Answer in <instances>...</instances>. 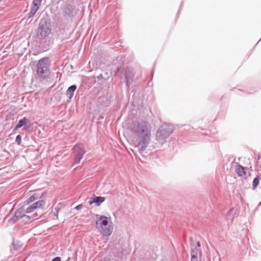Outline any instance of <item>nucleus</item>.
Segmentation results:
<instances>
[{
	"mask_svg": "<svg viewBox=\"0 0 261 261\" xmlns=\"http://www.w3.org/2000/svg\"><path fill=\"white\" fill-rule=\"evenodd\" d=\"M74 7L72 5H68L64 10V15L68 17L73 16Z\"/></svg>",
	"mask_w": 261,
	"mask_h": 261,
	"instance_id": "nucleus-13",
	"label": "nucleus"
},
{
	"mask_svg": "<svg viewBox=\"0 0 261 261\" xmlns=\"http://www.w3.org/2000/svg\"><path fill=\"white\" fill-rule=\"evenodd\" d=\"M32 204L33 206H34V208H35V210H36V209H38L39 208L43 207L45 204V202L43 200H41L37 201Z\"/></svg>",
	"mask_w": 261,
	"mask_h": 261,
	"instance_id": "nucleus-17",
	"label": "nucleus"
},
{
	"mask_svg": "<svg viewBox=\"0 0 261 261\" xmlns=\"http://www.w3.org/2000/svg\"><path fill=\"white\" fill-rule=\"evenodd\" d=\"M72 150L74 154V162L73 166L80 163L83 159V155L85 154L86 151L83 144H79L75 145L73 148Z\"/></svg>",
	"mask_w": 261,
	"mask_h": 261,
	"instance_id": "nucleus-5",
	"label": "nucleus"
},
{
	"mask_svg": "<svg viewBox=\"0 0 261 261\" xmlns=\"http://www.w3.org/2000/svg\"><path fill=\"white\" fill-rule=\"evenodd\" d=\"M35 200H36V198H34V196H32V195L24 201V203L29 204V203L33 202Z\"/></svg>",
	"mask_w": 261,
	"mask_h": 261,
	"instance_id": "nucleus-20",
	"label": "nucleus"
},
{
	"mask_svg": "<svg viewBox=\"0 0 261 261\" xmlns=\"http://www.w3.org/2000/svg\"><path fill=\"white\" fill-rule=\"evenodd\" d=\"M42 0H33L31 11L29 14V18H31L36 14L39 10Z\"/></svg>",
	"mask_w": 261,
	"mask_h": 261,
	"instance_id": "nucleus-8",
	"label": "nucleus"
},
{
	"mask_svg": "<svg viewBox=\"0 0 261 261\" xmlns=\"http://www.w3.org/2000/svg\"><path fill=\"white\" fill-rule=\"evenodd\" d=\"M29 121L28 119L26 117H23L22 119L19 120L18 123L15 127V129L19 128L24 125Z\"/></svg>",
	"mask_w": 261,
	"mask_h": 261,
	"instance_id": "nucleus-15",
	"label": "nucleus"
},
{
	"mask_svg": "<svg viewBox=\"0 0 261 261\" xmlns=\"http://www.w3.org/2000/svg\"><path fill=\"white\" fill-rule=\"evenodd\" d=\"M123 75L126 80V86L129 87L130 85L132 84L134 74L133 73V70L131 68L126 67L123 70Z\"/></svg>",
	"mask_w": 261,
	"mask_h": 261,
	"instance_id": "nucleus-7",
	"label": "nucleus"
},
{
	"mask_svg": "<svg viewBox=\"0 0 261 261\" xmlns=\"http://www.w3.org/2000/svg\"><path fill=\"white\" fill-rule=\"evenodd\" d=\"M35 210L34 206H33L32 204L29 205L26 208L24 207V212L26 213H31L34 212Z\"/></svg>",
	"mask_w": 261,
	"mask_h": 261,
	"instance_id": "nucleus-18",
	"label": "nucleus"
},
{
	"mask_svg": "<svg viewBox=\"0 0 261 261\" xmlns=\"http://www.w3.org/2000/svg\"><path fill=\"white\" fill-rule=\"evenodd\" d=\"M102 261H111L109 258H104Z\"/></svg>",
	"mask_w": 261,
	"mask_h": 261,
	"instance_id": "nucleus-29",
	"label": "nucleus"
},
{
	"mask_svg": "<svg viewBox=\"0 0 261 261\" xmlns=\"http://www.w3.org/2000/svg\"><path fill=\"white\" fill-rule=\"evenodd\" d=\"M200 253V250L199 248L194 245H191V255L192 256V255L194 256L197 257L198 253Z\"/></svg>",
	"mask_w": 261,
	"mask_h": 261,
	"instance_id": "nucleus-16",
	"label": "nucleus"
},
{
	"mask_svg": "<svg viewBox=\"0 0 261 261\" xmlns=\"http://www.w3.org/2000/svg\"><path fill=\"white\" fill-rule=\"evenodd\" d=\"M237 210L232 208H231L227 213L226 215V219L227 220L230 221V222H232L234 219V215L236 214Z\"/></svg>",
	"mask_w": 261,
	"mask_h": 261,
	"instance_id": "nucleus-14",
	"label": "nucleus"
},
{
	"mask_svg": "<svg viewBox=\"0 0 261 261\" xmlns=\"http://www.w3.org/2000/svg\"><path fill=\"white\" fill-rule=\"evenodd\" d=\"M37 75L42 80H45L49 76L50 63L48 58H42L37 63Z\"/></svg>",
	"mask_w": 261,
	"mask_h": 261,
	"instance_id": "nucleus-3",
	"label": "nucleus"
},
{
	"mask_svg": "<svg viewBox=\"0 0 261 261\" xmlns=\"http://www.w3.org/2000/svg\"><path fill=\"white\" fill-rule=\"evenodd\" d=\"M26 213L24 212V206L20 207L18 208L15 212L14 216L12 218L11 220L15 222L18 220L21 219L24 214Z\"/></svg>",
	"mask_w": 261,
	"mask_h": 261,
	"instance_id": "nucleus-9",
	"label": "nucleus"
},
{
	"mask_svg": "<svg viewBox=\"0 0 261 261\" xmlns=\"http://www.w3.org/2000/svg\"><path fill=\"white\" fill-rule=\"evenodd\" d=\"M83 207V205L82 204L77 205L76 206H75V208L77 210H80L82 209Z\"/></svg>",
	"mask_w": 261,
	"mask_h": 261,
	"instance_id": "nucleus-26",
	"label": "nucleus"
},
{
	"mask_svg": "<svg viewBox=\"0 0 261 261\" xmlns=\"http://www.w3.org/2000/svg\"><path fill=\"white\" fill-rule=\"evenodd\" d=\"M77 88L76 85H72L67 89L66 92V95L69 99H71L74 95V93Z\"/></svg>",
	"mask_w": 261,
	"mask_h": 261,
	"instance_id": "nucleus-12",
	"label": "nucleus"
},
{
	"mask_svg": "<svg viewBox=\"0 0 261 261\" xmlns=\"http://www.w3.org/2000/svg\"><path fill=\"white\" fill-rule=\"evenodd\" d=\"M259 181V178L258 176H256L254 178L252 184V187L253 189H254L258 185Z\"/></svg>",
	"mask_w": 261,
	"mask_h": 261,
	"instance_id": "nucleus-19",
	"label": "nucleus"
},
{
	"mask_svg": "<svg viewBox=\"0 0 261 261\" xmlns=\"http://www.w3.org/2000/svg\"><path fill=\"white\" fill-rule=\"evenodd\" d=\"M44 193H42L40 195L38 193H35L32 195V196H34V198H36V200L39 198H41L43 197Z\"/></svg>",
	"mask_w": 261,
	"mask_h": 261,
	"instance_id": "nucleus-24",
	"label": "nucleus"
},
{
	"mask_svg": "<svg viewBox=\"0 0 261 261\" xmlns=\"http://www.w3.org/2000/svg\"><path fill=\"white\" fill-rule=\"evenodd\" d=\"M196 247H197L198 248H199L200 247V243L199 241H198L197 242V246Z\"/></svg>",
	"mask_w": 261,
	"mask_h": 261,
	"instance_id": "nucleus-28",
	"label": "nucleus"
},
{
	"mask_svg": "<svg viewBox=\"0 0 261 261\" xmlns=\"http://www.w3.org/2000/svg\"><path fill=\"white\" fill-rule=\"evenodd\" d=\"M44 193H42L40 195L38 193H35L32 195V196H34V198H36V200L39 198H41L43 197Z\"/></svg>",
	"mask_w": 261,
	"mask_h": 261,
	"instance_id": "nucleus-23",
	"label": "nucleus"
},
{
	"mask_svg": "<svg viewBox=\"0 0 261 261\" xmlns=\"http://www.w3.org/2000/svg\"><path fill=\"white\" fill-rule=\"evenodd\" d=\"M96 228L103 236H110L113 230V223L110 219L106 216L96 215Z\"/></svg>",
	"mask_w": 261,
	"mask_h": 261,
	"instance_id": "nucleus-2",
	"label": "nucleus"
},
{
	"mask_svg": "<svg viewBox=\"0 0 261 261\" xmlns=\"http://www.w3.org/2000/svg\"><path fill=\"white\" fill-rule=\"evenodd\" d=\"M191 261H198L197 257L194 256V255H192V256H191Z\"/></svg>",
	"mask_w": 261,
	"mask_h": 261,
	"instance_id": "nucleus-25",
	"label": "nucleus"
},
{
	"mask_svg": "<svg viewBox=\"0 0 261 261\" xmlns=\"http://www.w3.org/2000/svg\"><path fill=\"white\" fill-rule=\"evenodd\" d=\"M105 200V197L101 196H95L90 198L89 201V204L95 203L97 206H99Z\"/></svg>",
	"mask_w": 261,
	"mask_h": 261,
	"instance_id": "nucleus-10",
	"label": "nucleus"
},
{
	"mask_svg": "<svg viewBox=\"0 0 261 261\" xmlns=\"http://www.w3.org/2000/svg\"><path fill=\"white\" fill-rule=\"evenodd\" d=\"M51 261H61V258L60 257H56L52 259Z\"/></svg>",
	"mask_w": 261,
	"mask_h": 261,
	"instance_id": "nucleus-27",
	"label": "nucleus"
},
{
	"mask_svg": "<svg viewBox=\"0 0 261 261\" xmlns=\"http://www.w3.org/2000/svg\"><path fill=\"white\" fill-rule=\"evenodd\" d=\"M15 142L18 145H20L21 142V137L20 135L16 136Z\"/></svg>",
	"mask_w": 261,
	"mask_h": 261,
	"instance_id": "nucleus-22",
	"label": "nucleus"
},
{
	"mask_svg": "<svg viewBox=\"0 0 261 261\" xmlns=\"http://www.w3.org/2000/svg\"><path fill=\"white\" fill-rule=\"evenodd\" d=\"M235 171L240 177H245L246 176L245 168L241 165L237 164L236 166Z\"/></svg>",
	"mask_w": 261,
	"mask_h": 261,
	"instance_id": "nucleus-11",
	"label": "nucleus"
},
{
	"mask_svg": "<svg viewBox=\"0 0 261 261\" xmlns=\"http://www.w3.org/2000/svg\"><path fill=\"white\" fill-rule=\"evenodd\" d=\"M21 219L24 222H28L30 220V217L24 214Z\"/></svg>",
	"mask_w": 261,
	"mask_h": 261,
	"instance_id": "nucleus-21",
	"label": "nucleus"
},
{
	"mask_svg": "<svg viewBox=\"0 0 261 261\" xmlns=\"http://www.w3.org/2000/svg\"><path fill=\"white\" fill-rule=\"evenodd\" d=\"M151 129L150 123L144 120L134 121L130 126V132L137 142L136 147L140 153L144 151L150 143Z\"/></svg>",
	"mask_w": 261,
	"mask_h": 261,
	"instance_id": "nucleus-1",
	"label": "nucleus"
},
{
	"mask_svg": "<svg viewBox=\"0 0 261 261\" xmlns=\"http://www.w3.org/2000/svg\"><path fill=\"white\" fill-rule=\"evenodd\" d=\"M51 32L50 24L46 21H41L37 29L38 36L44 38L48 36Z\"/></svg>",
	"mask_w": 261,
	"mask_h": 261,
	"instance_id": "nucleus-6",
	"label": "nucleus"
},
{
	"mask_svg": "<svg viewBox=\"0 0 261 261\" xmlns=\"http://www.w3.org/2000/svg\"><path fill=\"white\" fill-rule=\"evenodd\" d=\"M174 127L172 124L164 123L158 128L156 134L155 139L159 142L163 144L173 133Z\"/></svg>",
	"mask_w": 261,
	"mask_h": 261,
	"instance_id": "nucleus-4",
	"label": "nucleus"
}]
</instances>
